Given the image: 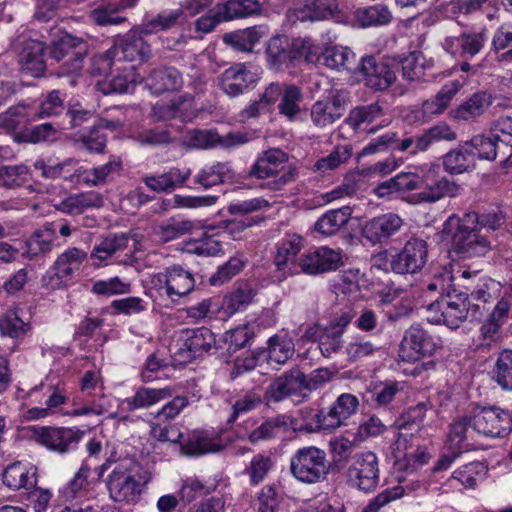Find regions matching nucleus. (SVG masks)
I'll return each instance as SVG.
<instances>
[{"instance_id": "37998d69", "label": "nucleus", "mask_w": 512, "mask_h": 512, "mask_svg": "<svg viewBox=\"0 0 512 512\" xmlns=\"http://www.w3.org/2000/svg\"><path fill=\"white\" fill-rule=\"evenodd\" d=\"M459 88L460 84L458 81H451L445 84L434 97L422 103L421 112L423 116L432 118L435 115L443 113L454 96L458 93Z\"/></svg>"}, {"instance_id": "b1692460", "label": "nucleus", "mask_w": 512, "mask_h": 512, "mask_svg": "<svg viewBox=\"0 0 512 512\" xmlns=\"http://www.w3.org/2000/svg\"><path fill=\"white\" fill-rule=\"evenodd\" d=\"M255 82V75L243 63L227 68L220 76V87L230 97L243 94Z\"/></svg>"}, {"instance_id": "13d9d810", "label": "nucleus", "mask_w": 512, "mask_h": 512, "mask_svg": "<svg viewBox=\"0 0 512 512\" xmlns=\"http://www.w3.org/2000/svg\"><path fill=\"white\" fill-rule=\"evenodd\" d=\"M295 352V346L287 335H274L268 340V359L277 364H285Z\"/></svg>"}, {"instance_id": "4d7b16f0", "label": "nucleus", "mask_w": 512, "mask_h": 512, "mask_svg": "<svg viewBox=\"0 0 512 512\" xmlns=\"http://www.w3.org/2000/svg\"><path fill=\"white\" fill-rule=\"evenodd\" d=\"M193 228L194 223L191 220L171 218L167 222L156 226L154 228V234L158 241L167 243L191 232Z\"/></svg>"}, {"instance_id": "6e6552de", "label": "nucleus", "mask_w": 512, "mask_h": 512, "mask_svg": "<svg viewBox=\"0 0 512 512\" xmlns=\"http://www.w3.org/2000/svg\"><path fill=\"white\" fill-rule=\"evenodd\" d=\"M29 436L46 449L66 454L74 450L83 436V432L70 427L32 426Z\"/></svg>"}, {"instance_id": "0eeeda50", "label": "nucleus", "mask_w": 512, "mask_h": 512, "mask_svg": "<svg viewBox=\"0 0 512 512\" xmlns=\"http://www.w3.org/2000/svg\"><path fill=\"white\" fill-rule=\"evenodd\" d=\"M470 421L472 431L485 437L502 438L512 431V416L497 406L474 408Z\"/></svg>"}, {"instance_id": "864d4df0", "label": "nucleus", "mask_w": 512, "mask_h": 512, "mask_svg": "<svg viewBox=\"0 0 512 512\" xmlns=\"http://www.w3.org/2000/svg\"><path fill=\"white\" fill-rule=\"evenodd\" d=\"M282 91L278 104L279 114L289 121H294L301 112L300 104L303 101V92L294 84L285 85Z\"/></svg>"}, {"instance_id": "a878e982", "label": "nucleus", "mask_w": 512, "mask_h": 512, "mask_svg": "<svg viewBox=\"0 0 512 512\" xmlns=\"http://www.w3.org/2000/svg\"><path fill=\"white\" fill-rule=\"evenodd\" d=\"M144 82L153 94L178 91L184 84L181 72L174 67L166 66L152 69Z\"/></svg>"}, {"instance_id": "e433bc0d", "label": "nucleus", "mask_w": 512, "mask_h": 512, "mask_svg": "<svg viewBox=\"0 0 512 512\" xmlns=\"http://www.w3.org/2000/svg\"><path fill=\"white\" fill-rule=\"evenodd\" d=\"M103 205L102 196L95 191L70 195L56 205V209L69 215H79L89 208H99Z\"/></svg>"}, {"instance_id": "338daca9", "label": "nucleus", "mask_w": 512, "mask_h": 512, "mask_svg": "<svg viewBox=\"0 0 512 512\" xmlns=\"http://www.w3.org/2000/svg\"><path fill=\"white\" fill-rule=\"evenodd\" d=\"M310 118L317 129L324 130L337 122L340 119V114L334 113L326 102L317 100L311 106Z\"/></svg>"}, {"instance_id": "aec40b11", "label": "nucleus", "mask_w": 512, "mask_h": 512, "mask_svg": "<svg viewBox=\"0 0 512 512\" xmlns=\"http://www.w3.org/2000/svg\"><path fill=\"white\" fill-rule=\"evenodd\" d=\"M461 280H473L471 285H465V291L471 296L472 300L489 304L497 300L502 294V285L500 282L482 276L479 271L464 270L459 276Z\"/></svg>"}, {"instance_id": "0e129e2a", "label": "nucleus", "mask_w": 512, "mask_h": 512, "mask_svg": "<svg viewBox=\"0 0 512 512\" xmlns=\"http://www.w3.org/2000/svg\"><path fill=\"white\" fill-rule=\"evenodd\" d=\"M357 19L361 26H377L388 24L392 19L390 10L383 5H374L356 12Z\"/></svg>"}, {"instance_id": "c03bdc74", "label": "nucleus", "mask_w": 512, "mask_h": 512, "mask_svg": "<svg viewBox=\"0 0 512 512\" xmlns=\"http://www.w3.org/2000/svg\"><path fill=\"white\" fill-rule=\"evenodd\" d=\"M290 418L287 415H277L271 417L260 424L248 435L251 443L256 444L260 441H267L278 437L288 431Z\"/></svg>"}, {"instance_id": "39448f33", "label": "nucleus", "mask_w": 512, "mask_h": 512, "mask_svg": "<svg viewBox=\"0 0 512 512\" xmlns=\"http://www.w3.org/2000/svg\"><path fill=\"white\" fill-rule=\"evenodd\" d=\"M290 472L305 484L324 480L329 472L326 452L316 446L299 448L290 458Z\"/></svg>"}, {"instance_id": "c85d7f7f", "label": "nucleus", "mask_w": 512, "mask_h": 512, "mask_svg": "<svg viewBox=\"0 0 512 512\" xmlns=\"http://www.w3.org/2000/svg\"><path fill=\"white\" fill-rule=\"evenodd\" d=\"M303 247V239L297 234L288 235L277 245V253L275 256V265L278 270L286 274H293L296 272L297 263L295 262L296 256Z\"/></svg>"}, {"instance_id": "2eb2a0df", "label": "nucleus", "mask_w": 512, "mask_h": 512, "mask_svg": "<svg viewBox=\"0 0 512 512\" xmlns=\"http://www.w3.org/2000/svg\"><path fill=\"white\" fill-rule=\"evenodd\" d=\"M287 20L291 24L298 21H340L343 18L342 10L337 0H310L303 6L289 9L286 13Z\"/></svg>"}, {"instance_id": "09e8293b", "label": "nucleus", "mask_w": 512, "mask_h": 512, "mask_svg": "<svg viewBox=\"0 0 512 512\" xmlns=\"http://www.w3.org/2000/svg\"><path fill=\"white\" fill-rule=\"evenodd\" d=\"M233 178V172L229 163L217 162L210 166H205L194 176V183L204 189H209L215 185L229 181Z\"/></svg>"}, {"instance_id": "58836bf2", "label": "nucleus", "mask_w": 512, "mask_h": 512, "mask_svg": "<svg viewBox=\"0 0 512 512\" xmlns=\"http://www.w3.org/2000/svg\"><path fill=\"white\" fill-rule=\"evenodd\" d=\"M351 217L352 209L349 206L332 209L318 218L314 224V229L321 235L331 236L346 226Z\"/></svg>"}, {"instance_id": "f03ea898", "label": "nucleus", "mask_w": 512, "mask_h": 512, "mask_svg": "<svg viewBox=\"0 0 512 512\" xmlns=\"http://www.w3.org/2000/svg\"><path fill=\"white\" fill-rule=\"evenodd\" d=\"M464 216L450 215L443 223L442 234L449 239L451 251L460 259L485 256L491 249V242L480 234L479 229L465 221Z\"/></svg>"}, {"instance_id": "dca6fc26", "label": "nucleus", "mask_w": 512, "mask_h": 512, "mask_svg": "<svg viewBox=\"0 0 512 512\" xmlns=\"http://www.w3.org/2000/svg\"><path fill=\"white\" fill-rule=\"evenodd\" d=\"M341 265V252L325 246L311 248L297 259V266L301 272L308 275H318L334 271Z\"/></svg>"}, {"instance_id": "2f4dec72", "label": "nucleus", "mask_w": 512, "mask_h": 512, "mask_svg": "<svg viewBox=\"0 0 512 512\" xmlns=\"http://www.w3.org/2000/svg\"><path fill=\"white\" fill-rule=\"evenodd\" d=\"M172 395L173 390L170 387L156 389L142 386L136 390L133 396L124 399L121 405L128 411L147 409Z\"/></svg>"}, {"instance_id": "20e7f679", "label": "nucleus", "mask_w": 512, "mask_h": 512, "mask_svg": "<svg viewBox=\"0 0 512 512\" xmlns=\"http://www.w3.org/2000/svg\"><path fill=\"white\" fill-rule=\"evenodd\" d=\"M288 155L280 149L264 151L253 164L249 175L258 179H267L263 187L278 191L296 179L295 167L288 166Z\"/></svg>"}, {"instance_id": "f257e3e1", "label": "nucleus", "mask_w": 512, "mask_h": 512, "mask_svg": "<svg viewBox=\"0 0 512 512\" xmlns=\"http://www.w3.org/2000/svg\"><path fill=\"white\" fill-rule=\"evenodd\" d=\"M151 478V473L140 463L125 460L116 464L105 483L112 501L135 504L140 500Z\"/></svg>"}, {"instance_id": "7c9ffc66", "label": "nucleus", "mask_w": 512, "mask_h": 512, "mask_svg": "<svg viewBox=\"0 0 512 512\" xmlns=\"http://www.w3.org/2000/svg\"><path fill=\"white\" fill-rule=\"evenodd\" d=\"M181 340L183 341L184 349L191 358L202 356L216 343L214 334L206 327L183 330Z\"/></svg>"}, {"instance_id": "c756f323", "label": "nucleus", "mask_w": 512, "mask_h": 512, "mask_svg": "<svg viewBox=\"0 0 512 512\" xmlns=\"http://www.w3.org/2000/svg\"><path fill=\"white\" fill-rule=\"evenodd\" d=\"M3 484L10 489H31L37 483V469L21 462L8 465L2 475Z\"/></svg>"}, {"instance_id": "423d86ee", "label": "nucleus", "mask_w": 512, "mask_h": 512, "mask_svg": "<svg viewBox=\"0 0 512 512\" xmlns=\"http://www.w3.org/2000/svg\"><path fill=\"white\" fill-rule=\"evenodd\" d=\"M347 483L360 491H374L380 481L379 459L372 451H363L350 458L346 469Z\"/></svg>"}, {"instance_id": "a211bd4d", "label": "nucleus", "mask_w": 512, "mask_h": 512, "mask_svg": "<svg viewBox=\"0 0 512 512\" xmlns=\"http://www.w3.org/2000/svg\"><path fill=\"white\" fill-rule=\"evenodd\" d=\"M358 398L349 393L341 394L328 410H320L316 415L320 428L334 430L344 425L346 420L356 413Z\"/></svg>"}, {"instance_id": "6ab92c4d", "label": "nucleus", "mask_w": 512, "mask_h": 512, "mask_svg": "<svg viewBox=\"0 0 512 512\" xmlns=\"http://www.w3.org/2000/svg\"><path fill=\"white\" fill-rule=\"evenodd\" d=\"M22 48L19 52V63L21 65L22 72L31 75L33 77L41 76L46 68L44 61V51L46 46L43 42L34 39H26L20 42L18 37L13 43L12 47L19 51V45Z\"/></svg>"}, {"instance_id": "a18cd8bd", "label": "nucleus", "mask_w": 512, "mask_h": 512, "mask_svg": "<svg viewBox=\"0 0 512 512\" xmlns=\"http://www.w3.org/2000/svg\"><path fill=\"white\" fill-rule=\"evenodd\" d=\"M475 166V153L467 143L449 151L443 157V167L450 174H462Z\"/></svg>"}, {"instance_id": "7ed1b4c3", "label": "nucleus", "mask_w": 512, "mask_h": 512, "mask_svg": "<svg viewBox=\"0 0 512 512\" xmlns=\"http://www.w3.org/2000/svg\"><path fill=\"white\" fill-rule=\"evenodd\" d=\"M427 309L434 313L428 320L434 324H444L456 329L469 317L478 320L482 316L479 304H471L467 292L454 289L443 297H437Z\"/></svg>"}, {"instance_id": "4c0bfd02", "label": "nucleus", "mask_w": 512, "mask_h": 512, "mask_svg": "<svg viewBox=\"0 0 512 512\" xmlns=\"http://www.w3.org/2000/svg\"><path fill=\"white\" fill-rule=\"evenodd\" d=\"M467 145L480 159L492 161L499 156L502 166L505 167V158L509 154L508 151L501 148V144L494 134L493 136L476 135L470 142H467Z\"/></svg>"}, {"instance_id": "9d476101", "label": "nucleus", "mask_w": 512, "mask_h": 512, "mask_svg": "<svg viewBox=\"0 0 512 512\" xmlns=\"http://www.w3.org/2000/svg\"><path fill=\"white\" fill-rule=\"evenodd\" d=\"M437 348L429 332L419 324H414L405 331L399 345L398 356L403 362H416L421 358L432 356Z\"/></svg>"}, {"instance_id": "680f3d73", "label": "nucleus", "mask_w": 512, "mask_h": 512, "mask_svg": "<svg viewBox=\"0 0 512 512\" xmlns=\"http://www.w3.org/2000/svg\"><path fill=\"white\" fill-rule=\"evenodd\" d=\"M30 121L27 106L24 104L9 107L6 111L0 113V129L7 133L16 131Z\"/></svg>"}, {"instance_id": "4be33fe9", "label": "nucleus", "mask_w": 512, "mask_h": 512, "mask_svg": "<svg viewBox=\"0 0 512 512\" xmlns=\"http://www.w3.org/2000/svg\"><path fill=\"white\" fill-rule=\"evenodd\" d=\"M403 220L394 213H386L365 222L362 228L363 237L371 244L386 241L402 227Z\"/></svg>"}, {"instance_id": "79ce46f5", "label": "nucleus", "mask_w": 512, "mask_h": 512, "mask_svg": "<svg viewBox=\"0 0 512 512\" xmlns=\"http://www.w3.org/2000/svg\"><path fill=\"white\" fill-rule=\"evenodd\" d=\"M137 81L134 64H119L110 73L108 78H105L103 86L108 85V88H102L105 94L109 93H125L128 92L130 87Z\"/></svg>"}, {"instance_id": "bf43d9fd", "label": "nucleus", "mask_w": 512, "mask_h": 512, "mask_svg": "<svg viewBox=\"0 0 512 512\" xmlns=\"http://www.w3.org/2000/svg\"><path fill=\"white\" fill-rule=\"evenodd\" d=\"M491 132L495 135L501 148L508 151L505 158V168L512 166V117L502 116L495 120L491 125Z\"/></svg>"}, {"instance_id": "c9c22d12", "label": "nucleus", "mask_w": 512, "mask_h": 512, "mask_svg": "<svg viewBox=\"0 0 512 512\" xmlns=\"http://www.w3.org/2000/svg\"><path fill=\"white\" fill-rule=\"evenodd\" d=\"M190 94L176 95L169 100H160L152 106V115L157 120H171L185 116L191 107Z\"/></svg>"}, {"instance_id": "393cba45", "label": "nucleus", "mask_w": 512, "mask_h": 512, "mask_svg": "<svg viewBox=\"0 0 512 512\" xmlns=\"http://www.w3.org/2000/svg\"><path fill=\"white\" fill-rule=\"evenodd\" d=\"M188 145L196 149H207L213 147L216 143L231 148L248 142L247 135L237 132L229 133L224 137H220L212 130H192L187 136Z\"/></svg>"}, {"instance_id": "3c124183", "label": "nucleus", "mask_w": 512, "mask_h": 512, "mask_svg": "<svg viewBox=\"0 0 512 512\" xmlns=\"http://www.w3.org/2000/svg\"><path fill=\"white\" fill-rule=\"evenodd\" d=\"M218 11H221L226 22L257 15L261 12L262 6L259 0H228L218 3Z\"/></svg>"}, {"instance_id": "6e6d98bb", "label": "nucleus", "mask_w": 512, "mask_h": 512, "mask_svg": "<svg viewBox=\"0 0 512 512\" xmlns=\"http://www.w3.org/2000/svg\"><path fill=\"white\" fill-rule=\"evenodd\" d=\"M492 379L504 391H512V349L502 350L492 369Z\"/></svg>"}, {"instance_id": "5fc2aeb1", "label": "nucleus", "mask_w": 512, "mask_h": 512, "mask_svg": "<svg viewBox=\"0 0 512 512\" xmlns=\"http://www.w3.org/2000/svg\"><path fill=\"white\" fill-rule=\"evenodd\" d=\"M30 329V323L22 319L18 310H8L0 316V334L2 336L21 339Z\"/></svg>"}, {"instance_id": "5701e85b", "label": "nucleus", "mask_w": 512, "mask_h": 512, "mask_svg": "<svg viewBox=\"0 0 512 512\" xmlns=\"http://www.w3.org/2000/svg\"><path fill=\"white\" fill-rule=\"evenodd\" d=\"M304 373L292 368L276 377L266 390V396L274 402H280L293 394L304 390Z\"/></svg>"}, {"instance_id": "f8f14e48", "label": "nucleus", "mask_w": 512, "mask_h": 512, "mask_svg": "<svg viewBox=\"0 0 512 512\" xmlns=\"http://www.w3.org/2000/svg\"><path fill=\"white\" fill-rule=\"evenodd\" d=\"M460 186L440 173L437 165H431L422 176V190L418 193L420 202L435 203L445 197H455Z\"/></svg>"}, {"instance_id": "603ef678", "label": "nucleus", "mask_w": 512, "mask_h": 512, "mask_svg": "<svg viewBox=\"0 0 512 512\" xmlns=\"http://www.w3.org/2000/svg\"><path fill=\"white\" fill-rule=\"evenodd\" d=\"M56 241V227L46 223L36 230L27 241V253L30 257L52 251Z\"/></svg>"}, {"instance_id": "4468645a", "label": "nucleus", "mask_w": 512, "mask_h": 512, "mask_svg": "<svg viewBox=\"0 0 512 512\" xmlns=\"http://www.w3.org/2000/svg\"><path fill=\"white\" fill-rule=\"evenodd\" d=\"M152 282L158 289H164L166 295L171 299L189 294L195 286L192 273L177 264L154 274Z\"/></svg>"}, {"instance_id": "412c9836", "label": "nucleus", "mask_w": 512, "mask_h": 512, "mask_svg": "<svg viewBox=\"0 0 512 512\" xmlns=\"http://www.w3.org/2000/svg\"><path fill=\"white\" fill-rule=\"evenodd\" d=\"M150 52V46L135 32L126 34L111 47V53L121 65L143 61L149 57Z\"/></svg>"}, {"instance_id": "052dcab7", "label": "nucleus", "mask_w": 512, "mask_h": 512, "mask_svg": "<svg viewBox=\"0 0 512 512\" xmlns=\"http://www.w3.org/2000/svg\"><path fill=\"white\" fill-rule=\"evenodd\" d=\"M402 75L410 81L420 80L431 63L425 58L422 52L413 51L406 56L402 62Z\"/></svg>"}, {"instance_id": "8fccbe9b", "label": "nucleus", "mask_w": 512, "mask_h": 512, "mask_svg": "<svg viewBox=\"0 0 512 512\" xmlns=\"http://www.w3.org/2000/svg\"><path fill=\"white\" fill-rule=\"evenodd\" d=\"M466 222L476 226L479 231L484 228L488 231H496L502 227L506 221L504 212L499 207H491L482 212L469 210L463 214Z\"/></svg>"}, {"instance_id": "a19ab883", "label": "nucleus", "mask_w": 512, "mask_h": 512, "mask_svg": "<svg viewBox=\"0 0 512 512\" xmlns=\"http://www.w3.org/2000/svg\"><path fill=\"white\" fill-rule=\"evenodd\" d=\"M266 34L267 30L264 26H252L224 34L223 42L238 51L250 52Z\"/></svg>"}, {"instance_id": "1a4fd4ad", "label": "nucleus", "mask_w": 512, "mask_h": 512, "mask_svg": "<svg viewBox=\"0 0 512 512\" xmlns=\"http://www.w3.org/2000/svg\"><path fill=\"white\" fill-rule=\"evenodd\" d=\"M428 262V244L424 239L411 238L389 260L390 269L397 274H416Z\"/></svg>"}, {"instance_id": "cd10ccee", "label": "nucleus", "mask_w": 512, "mask_h": 512, "mask_svg": "<svg viewBox=\"0 0 512 512\" xmlns=\"http://www.w3.org/2000/svg\"><path fill=\"white\" fill-rule=\"evenodd\" d=\"M487 40L485 32L462 33L458 37L445 39L444 48L452 54L457 52L465 59L478 54Z\"/></svg>"}, {"instance_id": "49530a36", "label": "nucleus", "mask_w": 512, "mask_h": 512, "mask_svg": "<svg viewBox=\"0 0 512 512\" xmlns=\"http://www.w3.org/2000/svg\"><path fill=\"white\" fill-rule=\"evenodd\" d=\"M254 296L255 291L252 286L248 283H241L223 298L221 309L226 316H232L246 309L253 301Z\"/></svg>"}, {"instance_id": "ddd939ff", "label": "nucleus", "mask_w": 512, "mask_h": 512, "mask_svg": "<svg viewBox=\"0 0 512 512\" xmlns=\"http://www.w3.org/2000/svg\"><path fill=\"white\" fill-rule=\"evenodd\" d=\"M361 70L368 87L383 91L396 80L398 63L391 59L368 56L362 59Z\"/></svg>"}, {"instance_id": "de8ad7c7", "label": "nucleus", "mask_w": 512, "mask_h": 512, "mask_svg": "<svg viewBox=\"0 0 512 512\" xmlns=\"http://www.w3.org/2000/svg\"><path fill=\"white\" fill-rule=\"evenodd\" d=\"M221 444L208 437L204 432L194 431L181 443V453L189 457H197L207 453L220 451Z\"/></svg>"}, {"instance_id": "ea45409f", "label": "nucleus", "mask_w": 512, "mask_h": 512, "mask_svg": "<svg viewBox=\"0 0 512 512\" xmlns=\"http://www.w3.org/2000/svg\"><path fill=\"white\" fill-rule=\"evenodd\" d=\"M384 115V109L378 102L359 105L350 110L345 123L354 131L365 130L366 127Z\"/></svg>"}, {"instance_id": "72a5a7b5", "label": "nucleus", "mask_w": 512, "mask_h": 512, "mask_svg": "<svg viewBox=\"0 0 512 512\" xmlns=\"http://www.w3.org/2000/svg\"><path fill=\"white\" fill-rule=\"evenodd\" d=\"M128 242L129 238L124 233L109 234L94 245L90 253L93 265L96 267L104 265L105 261L112 258L117 252L125 250Z\"/></svg>"}, {"instance_id": "f3484780", "label": "nucleus", "mask_w": 512, "mask_h": 512, "mask_svg": "<svg viewBox=\"0 0 512 512\" xmlns=\"http://www.w3.org/2000/svg\"><path fill=\"white\" fill-rule=\"evenodd\" d=\"M87 256V253L80 248L71 247L66 249L57 257L51 267L48 284L52 287L67 284L74 278L75 273L80 270Z\"/></svg>"}, {"instance_id": "69168bd1", "label": "nucleus", "mask_w": 512, "mask_h": 512, "mask_svg": "<svg viewBox=\"0 0 512 512\" xmlns=\"http://www.w3.org/2000/svg\"><path fill=\"white\" fill-rule=\"evenodd\" d=\"M379 350L380 346L362 337L352 339L345 346V354L350 362H357L371 357Z\"/></svg>"}, {"instance_id": "774afa93", "label": "nucleus", "mask_w": 512, "mask_h": 512, "mask_svg": "<svg viewBox=\"0 0 512 512\" xmlns=\"http://www.w3.org/2000/svg\"><path fill=\"white\" fill-rule=\"evenodd\" d=\"M266 54L273 66H279L291 60V50L285 36L272 37L267 45Z\"/></svg>"}, {"instance_id": "473e14b6", "label": "nucleus", "mask_w": 512, "mask_h": 512, "mask_svg": "<svg viewBox=\"0 0 512 512\" xmlns=\"http://www.w3.org/2000/svg\"><path fill=\"white\" fill-rule=\"evenodd\" d=\"M491 104V94L480 91L472 94L466 101L451 110L450 114L455 120L470 121L483 115Z\"/></svg>"}, {"instance_id": "9b49d317", "label": "nucleus", "mask_w": 512, "mask_h": 512, "mask_svg": "<svg viewBox=\"0 0 512 512\" xmlns=\"http://www.w3.org/2000/svg\"><path fill=\"white\" fill-rule=\"evenodd\" d=\"M87 52L86 43L69 34L61 35L54 40L51 47V57L57 62L63 61L60 75L77 72Z\"/></svg>"}, {"instance_id": "e2e57ef3", "label": "nucleus", "mask_w": 512, "mask_h": 512, "mask_svg": "<svg viewBox=\"0 0 512 512\" xmlns=\"http://www.w3.org/2000/svg\"><path fill=\"white\" fill-rule=\"evenodd\" d=\"M122 9L119 3L114 0L113 2L101 4L93 9L89 17L92 22L99 26L118 25L126 20L124 17L118 15V12Z\"/></svg>"}, {"instance_id": "f704fd0d", "label": "nucleus", "mask_w": 512, "mask_h": 512, "mask_svg": "<svg viewBox=\"0 0 512 512\" xmlns=\"http://www.w3.org/2000/svg\"><path fill=\"white\" fill-rule=\"evenodd\" d=\"M190 175L191 170L188 168L179 169L173 167L163 174L145 177L144 183L148 188L157 193L170 192L177 187L183 186Z\"/></svg>"}, {"instance_id": "bb28decb", "label": "nucleus", "mask_w": 512, "mask_h": 512, "mask_svg": "<svg viewBox=\"0 0 512 512\" xmlns=\"http://www.w3.org/2000/svg\"><path fill=\"white\" fill-rule=\"evenodd\" d=\"M351 321L352 315L349 312H343L323 327L320 348L323 356L329 357L340 351L342 348V336Z\"/></svg>"}]
</instances>
